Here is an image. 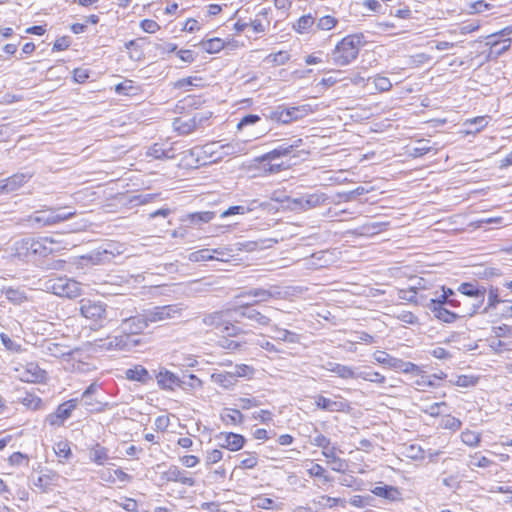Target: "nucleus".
<instances>
[{"instance_id": "1", "label": "nucleus", "mask_w": 512, "mask_h": 512, "mask_svg": "<svg viewBox=\"0 0 512 512\" xmlns=\"http://www.w3.org/2000/svg\"><path fill=\"white\" fill-rule=\"evenodd\" d=\"M362 36L348 35L344 37L332 52V60L338 66H346L353 62L362 47Z\"/></svg>"}, {"instance_id": "2", "label": "nucleus", "mask_w": 512, "mask_h": 512, "mask_svg": "<svg viewBox=\"0 0 512 512\" xmlns=\"http://www.w3.org/2000/svg\"><path fill=\"white\" fill-rule=\"evenodd\" d=\"M43 289L59 297L76 298L82 293L81 283L75 279L63 277H52L43 283Z\"/></svg>"}, {"instance_id": "3", "label": "nucleus", "mask_w": 512, "mask_h": 512, "mask_svg": "<svg viewBox=\"0 0 512 512\" xmlns=\"http://www.w3.org/2000/svg\"><path fill=\"white\" fill-rule=\"evenodd\" d=\"M50 354L61 358L62 365L66 370L84 373L91 369L90 364L85 361V357L83 356L82 351L79 349L57 354L53 352V348H50Z\"/></svg>"}, {"instance_id": "4", "label": "nucleus", "mask_w": 512, "mask_h": 512, "mask_svg": "<svg viewBox=\"0 0 512 512\" xmlns=\"http://www.w3.org/2000/svg\"><path fill=\"white\" fill-rule=\"evenodd\" d=\"M75 215V211H63L62 209H45L35 212L30 220L42 226H52L66 221Z\"/></svg>"}, {"instance_id": "5", "label": "nucleus", "mask_w": 512, "mask_h": 512, "mask_svg": "<svg viewBox=\"0 0 512 512\" xmlns=\"http://www.w3.org/2000/svg\"><path fill=\"white\" fill-rule=\"evenodd\" d=\"M80 314L87 320L101 326L106 318V305L100 301L82 299L79 302Z\"/></svg>"}, {"instance_id": "6", "label": "nucleus", "mask_w": 512, "mask_h": 512, "mask_svg": "<svg viewBox=\"0 0 512 512\" xmlns=\"http://www.w3.org/2000/svg\"><path fill=\"white\" fill-rule=\"evenodd\" d=\"M183 311L184 307L181 304H170L153 307L146 310L145 313L150 323H157L180 318Z\"/></svg>"}, {"instance_id": "7", "label": "nucleus", "mask_w": 512, "mask_h": 512, "mask_svg": "<svg viewBox=\"0 0 512 512\" xmlns=\"http://www.w3.org/2000/svg\"><path fill=\"white\" fill-rule=\"evenodd\" d=\"M303 143V140L298 138L291 143H283L268 153L256 157L255 162H273L285 157H298L299 154L295 152Z\"/></svg>"}, {"instance_id": "8", "label": "nucleus", "mask_w": 512, "mask_h": 512, "mask_svg": "<svg viewBox=\"0 0 512 512\" xmlns=\"http://www.w3.org/2000/svg\"><path fill=\"white\" fill-rule=\"evenodd\" d=\"M327 199L328 197L325 193L316 192L293 198L289 202L293 209L306 211L322 205Z\"/></svg>"}, {"instance_id": "9", "label": "nucleus", "mask_w": 512, "mask_h": 512, "mask_svg": "<svg viewBox=\"0 0 512 512\" xmlns=\"http://www.w3.org/2000/svg\"><path fill=\"white\" fill-rule=\"evenodd\" d=\"M458 291L465 296L476 298L477 302L474 303L472 308L465 314V316L469 317L474 316L483 304L485 288L470 282H465L459 285Z\"/></svg>"}, {"instance_id": "10", "label": "nucleus", "mask_w": 512, "mask_h": 512, "mask_svg": "<svg viewBox=\"0 0 512 512\" xmlns=\"http://www.w3.org/2000/svg\"><path fill=\"white\" fill-rule=\"evenodd\" d=\"M16 371L18 372L17 377L22 382L39 383L46 378L45 370L41 369L38 364L34 362L27 363L21 368H16Z\"/></svg>"}, {"instance_id": "11", "label": "nucleus", "mask_w": 512, "mask_h": 512, "mask_svg": "<svg viewBox=\"0 0 512 512\" xmlns=\"http://www.w3.org/2000/svg\"><path fill=\"white\" fill-rule=\"evenodd\" d=\"M192 154L198 157V161H200L201 158L203 164L217 162L223 159L221 145L216 142L208 143L199 148L196 147L192 150Z\"/></svg>"}, {"instance_id": "12", "label": "nucleus", "mask_w": 512, "mask_h": 512, "mask_svg": "<svg viewBox=\"0 0 512 512\" xmlns=\"http://www.w3.org/2000/svg\"><path fill=\"white\" fill-rule=\"evenodd\" d=\"M233 311L234 314L253 321L260 327L270 324V318L253 308L250 304H239L233 307Z\"/></svg>"}, {"instance_id": "13", "label": "nucleus", "mask_w": 512, "mask_h": 512, "mask_svg": "<svg viewBox=\"0 0 512 512\" xmlns=\"http://www.w3.org/2000/svg\"><path fill=\"white\" fill-rule=\"evenodd\" d=\"M78 399H70L62 404H60L55 413L47 416L46 421L52 425H61L65 420H67L72 411L77 407Z\"/></svg>"}, {"instance_id": "14", "label": "nucleus", "mask_w": 512, "mask_h": 512, "mask_svg": "<svg viewBox=\"0 0 512 512\" xmlns=\"http://www.w3.org/2000/svg\"><path fill=\"white\" fill-rule=\"evenodd\" d=\"M61 476L49 468L41 469L33 484L42 492H48L52 487L57 486Z\"/></svg>"}, {"instance_id": "15", "label": "nucleus", "mask_w": 512, "mask_h": 512, "mask_svg": "<svg viewBox=\"0 0 512 512\" xmlns=\"http://www.w3.org/2000/svg\"><path fill=\"white\" fill-rule=\"evenodd\" d=\"M59 242L51 237H40L37 239L30 238V248L32 251V255L35 256H46L50 253H53L58 249L56 245Z\"/></svg>"}, {"instance_id": "16", "label": "nucleus", "mask_w": 512, "mask_h": 512, "mask_svg": "<svg viewBox=\"0 0 512 512\" xmlns=\"http://www.w3.org/2000/svg\"><path fill=\"white\" fill-rule=\"evenodd\" d=\"M162 479L169 482H178L189 487L194 486L196 482L195 479L188 474V472L180 469L175 465H171L165 472H163Z\"/></svg>"}, {"instance_id": "17", "label": "nucleus", "mask_w": 512, "mask_h": 512, "mask_svg": "<svg viewBox=\"0 0 512 512\" xmlns=\"http://www.w3.org/2000/svg\"><path fill=\"white\" fill-rule=\"evenodd\" d=\"M158 386L162 390L173 391L176 387H180L182 380L175 373L167 370L166 368H160L155 375Z\"/></svg>"}, {"instance_id": "18", "label": "nucleus", "mask_w": 512, "mask_h": 512, "mask_svg": "<svg viewBox=\"0 0 512 512\" xmlns=\"http://www.w3.org/2000/svg\"><path fill=\"white\" fill-rule=\"evenodd\" d=\"M99 478L108 484L116 482L127 483L132 480V476L124 472L122 469H101L98 471Z\"/></svg>"}, {"instance_id": "19", "label": "nucleus", "mask_w": 512, "mask_h": 512, "mask_svg": "<svg viewBox=\"0 0 512 512\" xmlns=\"http://www.w3.org/2000/svg\"><path fill=\"white\" fill-rule=\"evenodd\" d=\"M203 119L204 117L199 114L190 118H178L174 120L173 127L180 134L186 135L193 132Z\"/></svg>"}, {"instance_id": "20", "label": "nucleus", "mask_w": 512, "mask_h": 512, "mask_svg": "<svg viewBox=\"0 0 512 512\" xmlns=\"http://www.w3.org/2000/svg\"><path fill=\"white\" fill-rule=\"evenodd\" d=\"M149 320L146 313L143 315L127 318L122 323V329L130 334H138L142 332L148 325Z\"/></svg>"}, {"instance_id": "21", "label": "nucleus", "mask_w": 512, "mask_h": 512, "mask_svg": "<svg viewBox=\"0 0 512 512\" xmlns=\"http://www.w3.org/2000/svg\"><path fill=\"white\" fill-rule=\"evenodd\" d=\"M234 313L233 308L227 309L225 311H216L210 314H207L203 317L202 321L206 326L214 327L217 329H222L223 325L227 318H231Z\"/></svg>"}, {"instance_id": "22", "label": "nucleus", "mask_w": 512, "mask_h": 512, "mask_svg": "<svg viewBox=\"0 0 512 512\" xmlns=\"http://www.w3.org/2000/svg\"><path fill=\"white\" fill-rule=\"evenodd\" d=\"M220 441V446L226 448L230 451H238L240 450L245 443V439L240 434H235L232 432L229 433H221L218 436Z\"/></svg>"}, {"instance_id": "23", "label": "nucleus", "mask_w": 512, "mask_h": 512, "mask_svg": "<svg viewBox=\"0 0 512 512\" xmlns=\"http://www.w3.org/2000/svg\"><path fill=\"white\" fill-rule=\"evenodd\" d=\"M29 179L27 174L17 173L0 181V192H13L23 186Z\"/></svg>"}, {"instance_id": "24", "label": "nucleus", "mask_w": 512, "mask_h": 512, "mask_svg": "<svg viewBox=\"0 0 512 512\" xmlns=\"http://www.w3.org/2000/svg\"><path fill=\"white\" fill-rule=\"evenodd\" d=\"M324 368L342 379H356L357 368L352 366L328 362Z\"/></svg>"}, {"instance_id": "25", "label": "nucleus", "mask_w": 512, "mask_h": 512, "mask_svg": "<svg viewBox=\"0 0 512 512\" xmlns=\"http://www.w3.org/2000/svg\"><path fill=\"white\" fill-rule=\"evenodd\" d=\"M315 404L319 409L329 412L344 411L348 407L342 400H333L322 395L315 397Z\"/></svg>"}, {"instance_id": "26", "label": "nucleus", "mask_w": 512, "mask_h": 512, "mask_svg": "<svg viewBox=\"0 0 512 512\" xmlns=\"http://www.w3.org/2000/svg\"><path fill=\"white\" fill-rule=\"evenodd\" d=\"M244 295L252 296L256 298L255 303L266 302L271 298H279L281 292L277 287H271L270 289L254 288L246 292Z\"/></svg>"}, {"instance_id": "27", "label": "nucleus", "mask_w": 512, "mask_h": 512, "mask_svg": "<svg viewBox=\"0 0 512 512\" xmlns=\"http://www.w3.org/2000/svg\"><path fill=\"white\" fill-rule=\"evenodd\" d=\"M1 293L6 299L14 305H21L27 301V296L24 290L20 288H14L11 286H4L1 289Z\"/></svg>"}, {"instance_id": "28", "label": "nucleus", "mask_w": 512, "mask_h": 512, "mask_svg": "<svg viewBox=\"0 0 512 512\" xmlns=\"http://www.w3.org/2000/svg\"><path fill=\"white\" fill-rule=\"evenodd\" d=\"M211 381L224 389H231L237 383L232 371L212 373Z\"/></svg>"}, {"instance_id": "29", "label": "nucleus", "mask_w": 512, "mask_h": 512, "mask_svg": "<svg viewBox=\"0 0 512 512\" xmlns=\"http://www.w3.org/2000/svg\"><path fill=\"white\" fill-rule=\"evenodd\" d=\"M489 116H478L472 119H467L464 121L463 126L467 129L465 130L466 134H475L484 129L489 122Z\"/></svg>"}, {"instance_id": "30", "label": "nucleus", "mask_w": 512, "mask_h": 512, "mask_svg": "<svg viewBox=\"0 0 512 512\" xmlns=\"http://www.w3.org/2000/svg\"><path fill=\"white\" fill-rule=\"evenodd\" d=\"M337 448L334 445L326 451H322V455L327 459V462L331 464L333 471L342 472L346 468V463L343 459L336 456Z\"/></svg>"}, {"instance_id": "31", "label": "nucleus", "mask_w": 512, "mask_h": 512, "mask_svg": "<svg viewBox=\"0 0 512 512\" xmlns=\"http://www.w3.org/2000/svg\"><path fill=\"white\" fill-rule=\"evenodd\" d=\"M89 459L97 465H104L109 460L108 449L100 444L93 445L89 448Z\"/></svg>"}, {"instance_id": "32", "label": "nucleus", "mask_w": 512, "mask_h": 512, "mask_svg": "<svg viewBox=\"0 0 512 512\" xmlns=\"http://www.w3.org/2000/svg\"><path fill=\"white\" fill-rule=\"evenodd\" d=\"M359 378L377 384H383L386 381L385 376L379 372L372 371L369 367H365L363 369L357 368L356 379Z\"/></svg>"}, {"instance_id": "33", "label": "nucleus", "mask_w": 512, "mask_h": 512, "mask_svg": "<svg viewBox=\"0 0 512 512\" xmlns=\"http://www.w3.org/2000/svg\"><path fill=\"white\" fill-rule=\"evenodd\" d=\"M125 376L130 381H138L141 383H146L150 378L148 370L141 365L127 369Z\"/></svg>"}, {"instance_id": "34", "label": "nucleus", "mask_w": 512, "mask_h": 512, "mask_svg": "<svg viewBox=\"0 0 512 512\" xmlns=\"http://www.w3.org/2000/svg\"><path fill=\"white\" fill-rule=\"evenodd\" d=\"M29 244L30 238H23L15 241L11 248L13 255L18 258H26L32 255V251Z\"/></svg>"}, {"instance_id": "35", "label": "nucleus", "mask_w": 512, "mask_h": 512, "mask_svg": "<svg viewBox=\"0 0 512 512\" xmlns=\"http://www.w3.org/2000/svg\"><path fill=\"white\" fill-rule=\"evenodd\" d=\"M112 253L108 252L106 249L96 250L91 252L86 256H82V260H87L91 262L93 265L103 264L105 262H109L112 259Z\"/></svg>"}, {"instance_id": "36", "label": "nucleus", "mask_w": 512, "mask_h": 512, "mask_svg": "<svg viewBox=\"0 0 512 512\" xmlns=\"http://www.w3.org/2000/svg\"><path fill=\"white\" fill-rule=\"evenodd\" d=\"M272 330L275 332V335L272 336L273 339L287 342V343H298L300 341V337L298 334L289 331L287 329H281L278 326H273Z\"/></svg>"}, {"instance_id": "37", "label": "nucleus", "mask_w": 512, "mask_h": 512, "mask_svg": "<svg viewBox=\"0 0 512 512\" xmlns=\"http://www.w3.org/2000/svg\"><path fill=\"white\" fill-rule=\"evenodd\" d=\"M371 492L378 497L388 500H396L400 497L399 490L396 487L388 485L376 486Z\"/></svg>"}, {"instance_id": "38", "label": "nucleus", "mask_w": 512, "mask_h": 512, "mask_svg": "<svg viewBox=\"0 0 512 512\" xmlns=\"http://www.w3.org/2000/svg\"><path fill=\"white\" fill-rule=\"evenodd\" d=\"M266 118L281 124L291 123V118L288 116L287 107L278 106L271 110L269 114H264Z\"/></svg>"}, {"instance_id": "39", "label": "nucleus", "mask_w": 512, "mask_h": 512, "mask_svg": "<svg viewBox=\"0 0 512 512\" xmlns=\"http://www.w3.org/2000/svg\"><path fill=\"white\" fill-rule=\"evenodd\" d=\"M287 112L291 122L304 118L313 112L310 104H303L295 107H287Z\"/></svg>"}, {"instance_id": "40", "label": "nucleus", "mask_w": 512, "mask_h": 512, "mask_svg": "<svg viewBox=\"0 0 512 512\" xmlns=\"http://www.w3.org/2000/svg\"><path fill=\"white\" fill-rule=\"evenodd\" d=\"M221 419L227 425H237L243 420V415L238 409L225 408L221 412Z\"/></svg>"}, {"instance_id": "41", "label": "nucleus", "mask_w": 512, "mask_h": 512, "mask_svg": "<svg viewBox=\"0 0 512 512\" xmlns=\"http://www.w3.org/2000/svg\"><path fill=\"white\" fill-rule=\"evenodd\" d=\"M147 155L155 159H170L174 157V152L172 148L166 149L162 144L156 143L148 149Z\"/></svg>"}, {"instance_id": "42", "label": "nucleus", "mask_w": 512, "mask_h": 512, "mask_svg": "<svg viewBox=\"0 0 512 512\" xmlns=\"http://www.w3.org/2000/svg\"><path fill=\"white\" fill-rule=\"evenodd\" d=\"M435 318L445 323H453L458 315L444 308L443 306L429 307Z\"/></svg>"}, {"instance_id": "43", "label": "nucleus", "mask_w": 512, "mask_h": 512, "mask_svg": "<svg viewBox=\"0 0 512 512\" xmlns=\"http://www.w3.org/2000/svg\"><path fill=\"white\" fill-rule=\"evenodd\" d=\"M373 358H374V360L377 363L382 364L385 367L390 368V369H394V370L397 367L398 360H399L398 358L392 357L391 355H389L385 351H376V352H374L373 353Z\"/></svg>"}, {"instance_id": "44", "label": "nucleus", "mask_w": 512, "mask_h": 512, "mask_svg": "<svg viewBox=\"0 0 512 512\" xmlns=\"http://www.w3.org/2000/svg\"><path fill=\"white\" fill-rule=\"evenodd\" d=\"M316 503L322 509H333L337 505H341L343 508L346 506V500L342 498H334L326 495L319 496Z\"/></svg>"}, {"instance_id": "45", "label": "nucleus", "mask_w": 512, "mask_h": 512, "mask_svg": "<svg viewBox=\"0 0 512 512\" xmlns=\"http://www.w3.org/2000/svg\"><path fill=\"white\" fill-rule=\"evenodd\" d=\"M214 217L215 213L212 211H201L188 214L185 220L189 221L191 224L197 225L201 223H208L213 220Z\"/></svg>"}, {"instance_id": "46", "label": "nucleus", "mask_w": 512, "mask_h": 512, "mask_svg": "<svg viewBox=\"0 0 512 512\" xmlns=\"http://www.w3.org/2000/svg\"><path fill=\"white\" fill-rule=\"evenodd\" d=\"M223 158L230 155H241L246 153V145L244 142H231L221 145Z\"/></svg>"}, {"instance_id": "47", "label": "nucleus", "mask_w": 512, "mask_h": 512, "mask_svg": "<svg viewBox=\"0 0 512 512\" xmlns=\"http://www.w3.org/2000/svg\"><path fill=\"white\" fill-rule=\"evenodd\" d=\"M460 438L465 445L475 448L480 444L481 433L466 429L461 433Z\"/></svg>"}, {"instance_id": "48", "label": "nucleus", "mask_w": 512, "mask_h": 512, "mask_svg": "<svg viewBox=\"0 0 512 512\" xmlns=\"http://www.w3.org/2000/svg\"><path fill=\"white\" fill-rule=\"evenodd\" d=\"M240 457L241 460L237 466L239 469H253L258 464V455L255 452H244Z\"/></svg>"}, {"instance_id": "49", "label": "nucleus", "mask_w": 512, "mask_h": 512, "mask_svg": "<svg viewBox=\"0 0 512 512\" xmlns=\"http://www.w3.org/2000/svg\"><path fill=\"white\" fill-rule=\"evenodd\" d=\"M200 45L206 52L214 54L218 53L224 48V41L220 38H211L201 41Z\"/></svg>"}, {"instance_id": "50", "label": "nucleus", "mask_w": 512, "mask_h": 512, "mask_svg": "<svg viewBox=\"0 0 512 512\" xmlns=\"http://www.w3.org/2000/svg\"><path fill=\"white\" fill-rule=\"evenodd\" d=\"M504 303V300H501L499 298V291L496 287H490L488 290V299H487V305L483 309V313H488L490 310H493L496 308V306L499 303Z\"/></svg>"}, {"instance_id": "51", "label": "nucleus", "mask_w": 512, "mask_h": 512, "mask_svg": "<svg viewBox=\"0 0 512 512\" xmlns=\"http://www.w3.org/2000/svg\"><path fill=\"white\" fill-rule=\"evenodd\" d=\"M188 260L191 262H202L214 260L213 251L211 249H200L188 255Z\"/></svg>"}, {"instance_id": "52", "label": "nucleus", "mask_w": 512, "mask_h": 512, "mask_svg": "<svg viewBox=\"0 0 512 512\" xmlns=\"http://www.w3.org/2000/svg\"><path fill=\"white\" fill-rule=\"evenodd\" d=\"M0 340L6 350L12 353H21L23 351L21 343L10 338L6 333L0 334Z\"/></svg>"}, {"instance_id": "53", "label": "nucleus", "mask_w": 512, "mask_h": 512, "mask_svg": "<svg viewBox=\"0 0 512 512\" xmlns=\"http://www.w3.org/2000/svg\"><path fill=\"white\" fill-rule=\"evenodd\" d=\"M126 48L129 53V57L134 61H139L143 58L144 54L140 45V40H131L126 43Z\"/></svg>"}, {"instance_id": "54", "label": "nucleus", "mask_w": 512, "mask_h": 512, "mask_svg": "<svg viewBox=\"0 0 512 512\" xmlns=\"http://www.w3.org/2000/svg\"><path fill=\"white\" fill-rule=\"evenodd\" d=\"M477 380L478 378L472 375H459L453 379H450L449 382L452 385L467 388L474 386L477 383Z\"/></svg>"}, {"instance_id": "55", "label": "nucleus", "mask_w": 512, "mask_h": 512, "mask_svg": "<svg viewBox=\"0 0 512 512\" xmlns=\"http://www.w3.org/2000/svg\"><path fill=\"white\" fill-rule=\"evenodd\" d=\"M20 402L30 410H38L41 408L42 400L38 396L32 393H26Z\"/></svg>"}, {"instance_id": "56", "label": "nucleus", "mask_w": 512, "mask_h": 512, "mask_svg": "<svg viewBox=\"0 0 512 512\" xmlns=\"http://www.w3.org/2000/svg\"><path fill=\"white\" fill-rule=\"evenodd\" d=\"M399 297L402 300H406V301H409V302H415L417 304L425 305L423 297L419 296L418 291L414 287L409 289V290H401L400 293H399Z\"/></svg>"}, {"instance_id": "57", "label": "nucleus", "mask_w": 512, "mask_h": 512, "mask_svg": "<svg viewBox=\"0 0 512 512\" xmlns=\"http://www.w3.org/2000/svg\"><path fill=\"white\" fill-rule=\"evenodd\" d=\"M258 163L261 165L260 168L265 173H268V174H275V173H278L287 168V166L285 165V163L283 161H280V162H276V161L258 162Z\"/></svg>"}, {"instance_id": "58", "label": "nucleus", "mask_w": 512, "mask_h": 512, "mask_svg": "<svg viewBox=\"0 0 512 512\" xmlns=\"http://www.w3.org/2000/svg\"><path fill=\"white\" fill-rule=\"evenodd\" d=\"M314 24V18L311 15H304L300 17L294 24V29L298 33H305Z\"/></svg>"}, {"instance_id": "59", "label": "nucleus", "mask_w": 512, "mask_h": 512, "mask_svg": "<svg viewBox=\"0 0 512 512\" xmlns=\"http://www.w3.org/2000/svg\"><path fill=\"white\" fill-rule=\"evenodd\" d=\"M232 373L236 380L238 378H251L254 375V368L246 364H239L234 367Z\"/></svg>"}, {"instance_id": "60", "label": "nucleus", "mask_w": 512, "mask_h": 512, "mask_svg": "<svg viewBox=\"0 0 512 512\" xmlns=\"http://www.w3.org/2000/svg\"><path fill=\"white\" fill-rule=\"evenodd\" d=\"M462 422L451 415H446L441 419V427L444 429L457 431L461 428Z\"/></svg>"}, {"instance_id": "61", "label": "nucleus", "mask_w": 512, "mask_h": 512, "mask_svg": "<svg viewBox=\"0 0 512 512\" xmlns=\"http://www.w3.org/2000/svg\"><path fill=\"white\" fill-rule=\"evenodd\" d=\"M53 450L55 454L64 459H69L71 456V448L67 441H59L55 443Z\"/></svg>"}, {"instance_id": "62", "label": "nucleus", "mask_w": 512, "mask_h": 512, "mask_svg": "<svg viewBox=\"0 0 512 512\" xmlns=\"http://www.w3.org/2000/svg\"><path fill=\"white\" fill-rule=\"evenodd\" d=\"M289 60V54L285 51H279L277 53L269 54L265 61L268 63H273L275 65H283Z\"/></svg>"}, {"instance_id": "63", "label": "nucleus", "mask_w": 512, "mask_h": 512, "mask_svg": "<svg viewBox=\"0 0 512 512\" xmlns=\"http://www.w3.org/2000/svg\"><path fill=\"white\" fill-rule=\"evenodd\" d=\"M395 370H399L403 373H414L416 375H420L421 373V369L419 366L412 362H404L401 359L398 360V364Z\"/></svg>"}, {"instance_id": "64", "label": "nucleus", "mask_w": 512, "mask_h": 512, "mask_svg": "<svg viewBox=\"0 0 512 512\" xmlns=\"http://www.w3.org/2000/svg\"><path fill=\"white\" fill-rule=\"evenodd\" d=\"M372 83L374 85L375 90L379 92H385L391 89L392 83L391 81L384 76H377L372 79Z\"/></svg>"}]
</instances>
